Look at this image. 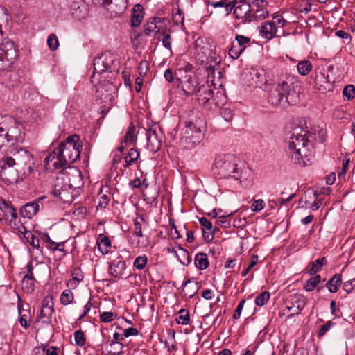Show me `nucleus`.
Returning <instances> with one entry per match:
<instances>
[{
	"instance_id": "obj_1",
	"label": "nucleus",
	"mask_w": 355,
	"mask_h": 355,
	"mask_svg": "<svg viewBox=\"0 0 355 355\" xmlns=\"http://www.w3.org/2000/svg\"><path fill=\"white\" fill-rule=\"evenodd\" d=\"M79 141L80 137L77 135L67 137L63 143L45 158V164L56 169L70 167L80 157L82 144Z\"/></svg>"
},
{
	"instance_id": "obj_2",
	"label": "nucleus",
	"mask_w": 355,
	"mask_h": 355,
	"mask_svg": "<svg viewBox=\"0 0 355 355\" xmlns=\"http://www.w3.org/2000/svg\"><path fill=\"white\" fill-rule=\"evenodd\" d=\"M290 134L286 143L291 160L295 164L304 166L306 162L304 157H307L309 146H313L310 140L311 135L309 132L299 128L293 129Z\"/></svg>"
},
{
	"instance_id": "obj_3",
	"label": "nucleus",
	"mask_w": 355,
	"mask_h": 355,
	"mask_svg": "<svg viewBox=\"0 0 355 355\" xmlns=\"http://www.w3.org/2000/svg\"><path fill=\"white\" fill-rule=\"evenodd\" d=\"M240 162L239 159L233 154L218 155L215 157L212 171L218 178L238 180L241 178L242 173L241 168L239 166Z\"/></svg>"
},
{
	"instance_id": "obj_4",
	"label": "nucleus",
	"mask_w": 355,
	"mask_h": 355,
	"mask_svg": "<svg viewBox=\"0 0 355 355\" xmlns=\"http://www.w3.org/2000/svg\"><path fill=\"white\" fill-rule=\"evenodd\" d=\"M268 103L279 109L296 105L299 101L298 94L292 88V83L282 80L269 91Z\"/></svg>"
},
{
	"instance_id": "obj_5",
	"label": "nucleus",
	"mask_w": 355,
	"mask_h": 355,
	"mask_svg": "<svg viewBox=\"0 0 355 355\" xmlns=\"http://www.w3.org/2000/svg\"><path fill=\"white\" fill-rule=\"evenodd\" d=\"M23 125L13 119L0 123V149L3 146L22 143L25 139Z\"/></svg>"
},
{
	"instance_id": "obj_6",
	"label": "nucleus",
	"mask_w": 355,
	"mask_h": 355,
	"mask_svg": "<svg viewBox=\"0 0 355 355\" xmlns=\"http://www.w3.org/2000/svg\"><path fill=\"white\" fill-rule=\"evenodd\" d=\"M180 133V145L185 149H193L202 140L204 133L201 128L191 121H184Z\"/></svg>"
},
{
	"instance_id": "obj_7",
	"label": "nucleus",
	"mask_w": 355,
	"mask_h": 355,
	"mask_svg": "<svg viewBox=\"0 0 355 355\" xmlns=\"http://www.w3.org/2000/svg\"><path fill=\"white\" fill-rule=\"evenodd\" d=\"M15 159L10 156L3 157L0 161V178L6 184H12L23 181L27 177L18 167L15 166Z\"/></svg>"
},
{
	"instance_id": "obj_8",
	"label": "nucleus",
	"mask_w": 355,
	"mask_h": 355,
	"mask_svg": "<svg viewBox=\"0 0 355 355\" xmlns=\"http://www.w3.org/2000/svg\"><path fill=\"white\" fill-rule=\"evenodd\" d=\"M11 153L15 158V166L18 167L23 173L22 175L29 176L33 170L35 165L33 155L26 149L23 148H15Z\"/></svg>"
},
{
	"instance_id": "obj_9",
	"label": "nucleus",
	"mask_w": 355,
	"mask_h": 355,
	"mask_svg": "<svg viewBox=\"0 0 355 355\" xmlns=\"http://www.w3.org/2000/svg\"><path fill=\"white\" fill-rule=\"evenodd\" d=\"M115 55L110 51H106L101 55L95 58L94 61V71L92 78L96 73L101 74L105 71H112L115 70Z\"/></svg>"
},
{
	"instance_id": "obj_10",
	"label": "nucleus",
	"mask_w": 355,
	"mask_h": 355,
	"mask_svg": "<svg viewBox=\"0 0 355 355\" xmlns=\"http://www.w3.org/2000/svg\"><path fill=\"white\" fill-rule=\"evenodd\" d=\"M334 80H331L329 75L325 74V69L318 67L315 69L314 83L315 87L322 93L331 91Z\"/></svg>"
},
{
	"instance_id": "obj_11",
	"label": "nucleus",
	"mask_w": 355,
	"mask_h": 355,
	"mask_svg": "<svg viewBox=\"0 0 355 355\" xmlns=\"http://www.w3.org/2000/svg\"><path fill=\"white\" fill-rule=\"evenodd\" d=\"M64 175L66 176L64 179L65 186L69 189L75 190L83 186V181L81 171L76 167H68L65 169Z\"/></svg>"
},
{
	"instance_id": "obj_12",
	"label": "nucleus",
	"mask_w": 355,
	"mask_h": 355,
	"mask_svg": "<svg viewBox=\"0 0 355 355\" xmlns=\"http://www.w3.org/2000/svg\"><path fill=\"white\" fill-rule=\"evenodd\" d=\"M306 298L300 293L290 295L285 301L286 308L288 311H293L288 318H291L304 309L306 305Z\"/></svg>"
},
{
	"instance_id": "obj_13",
	"label": "nucleus",
	"mask_w": 355,
	"mask_h": 355,
	"mask_svg": "<svg viewBox=\"0 0 355 355\" xmlns=\"http://www.w3.org/2000/svg\"><path fill=\"white\" fill-rule=\"evenodd\" d=\"M200 87L198 79L192 75H186L178 85L181 89L180 94L186 96L195 95Z\"/></svg>"
},
{
	"instance_id": "obj_14",
	"label": "nucleus",
	"mask_w": 355,
	"mask_h": 355,
	"mask_svg": "<svg viewBox=\"0 0 355 355\" xmlns=\"http://www.w3.org/2000/svg\"><path fill=\"white\" fill-rule=\"evenodd\" d=\"M1 41L0 44V55L2 56L3 60H6L8 62H13L18 57V49L11 40L5 38Z\"/></svg>"
},
{
	"instance_id": "obj_15",
	"label": "nucleus",
	"mask_w": 355,
	"mask_h": 355,
	"mask_svg": "<svg viewBox=\"0 0 355 355\" xmlns=\"http://www.w3.org/2000/svg\"><path fill=\"white\" fill-rule=\"evenodd\" d=\"M9 215L11 216V219L9 220L10 225H12V223L16 225V218L17 216L16 209L10 202L0 198V222L6 220Z\"/></svg>"
},
{
	"instance_id": "obj_16",
	"label": "nucleus",
	"mask_w": 355,
	"mask_h": 355,
	"mask_svg": "<svg viewBox=\"0 0 355 355\" xmlns=\"http://www.w3.org/2000/svg\"><path fill=\"white\" fill-rule=\"evenodd\" d=\"M198 103L201 105H206L210 101L216 104L214 96V90L209 85H202L196 93Z\"/></svg>"
},
{
	"instance_id": "obj_17",
	"label": "nucleus",
	"mask_w": 355,
	"mask_h": 355,
	"mask_svg": "<svg viewBox=\"0 0 355 355\" xmlns=\"http://www.w3.org/2000/svg\"><path fill=\"white\" fill-rule=\"evenodd\" d=\"M147 148L153 153H157L162 146V141L158 139L155 128L153 127L146 130Z\"/></svg>"
},
{
	"instance_id": "obj_18",
	"label": "nucleus",
	"mask_w": 355,
	"mask_h": 355,
	"mask_svg": "<svg viewBox=\"0 0 355 355\" xmlns=\"http://www.w3.org/2000/svg\"><path fill=\"white\" fill-rule=\"evenodd\" d=\"M234 14L236 19H241L242 23H250L252 21L251 4L242 3L235 7Z\"/></svg>"
},
{
	"instance_id": "obj_19",
	"label": "nucleus",
	"mask_w": 355,
	"mask_h": 355,
	"mask_svg": "<svg viewBox=\"0 0 355 355\" xmlns=\"http://www.w3.org/2000/svg\"><path fill=\"white\" fill-rule=\"evenodd\" d=\"M164 19L154 17L149 19L144 25V33L148 36L158 35L161 31V26L158 24L163 21Z\"/></svg>"
},
{
	"instance_id": "obj_20",
	"label": "nucleus",
	"mask_w": 355,
	"mask_h": 355,
	"mask_svg": "<svg viewBox=\"0 0 355 355\" xmlns=\"http://www.w3.org/2000/svg\"><path fill=\"white\" fill-rule=\"evenodd\" d=\"M45 198V197L39 198L37 200L28 202L20 209V215L23 218H32L39 211V200Z\"/></svg>"
},
{
	"instance_id": "obj_21",
	"label": "nucleus",
	"mask_w": 355,
	"mask_h": 355,
	"mask_svg": "<svg viewBox=\"0 0 355 355\" xmlns=\"http://www.w3.org/2000/svg\"><path fill=\"white\" fill-rule=\"evenodd\" d=\"M126 268V264L124 261H114L109 263L108 273L114 278L122 275Z\"/></svg>"
},
{
	"instance_id": "obj_22",
	"label": "nucleus",
	"mask_w": 355,
	"mask_h": 355,
	"mask_svg": "<svg viewBox=\"0 0 355 355\" xmlns=\"http://www.w3.org/2000/svg\"><path fill=\"white\" fill-rule=\"evenodd\" d=\"M277 28L276 22L265 21L260 28V33L262 36L267 39H271L276 35Z\"/></svg>"
},
{
	"instance_id": "obj_23",
	"label": "nucleus",
	"mask_w": 355,
	"mask_h": 355,
	"mask_svg": "<svg viewBox=\"0 0 355 355\" xmlns=\"http://www.w3.org/2000/svg\"><path fill=\"white\" fill-rule=\"evenodd\" d=\"M144 18V8L142 5L137 3L132 9L131 24L132 26H139Z\"/></svg>"
},
{
	"instance_id": "obj_24",
	"label": "nucleus",
	"mask_w": 355,
	"mask_h": 355,
	"mask_svg": "<svg viewBox=\"0 0 355 355\" xmlns=\"http://www.w3.org/2000/svg\"><path fill=\"white\" fill-rule=\"evenodd\" d=\"M182 288H187V293L185 295H187L189 298L193 297L198 291L200 286L198 282L195 278H189L182 284Z\"/></svg>"
},
{
	"instance_id": "obj_25",
	"label": "nucleus",
	"mask_w": 355,
	"mask_h": 355,
	"mask_svg": "<svg viewBox=\"0 0 355 355\" xmlns=\"http://www.w3.org/2000/svg\"><path fill=\"white\" fill-rule=\"evenodd\" d=\"M327 263V259L324 257L318 259L309 263L306 268V271L311 275H315L317 272H320L322 267L326 266Z\"/></svg>"
},
{
	"instance_id": "obj_26",
	"label": "nucleus",
	"mask_w": 355,
	"mask_h": 355,
	"mask_svg": "<svg viewBox=\"0 0 355 355\" xmlns=\"http://www.w3.org/2000/svg\"><path fill=\"white\" fill-rule=\"evenodd\" d=\"M21 227H17L18 231L21 233L24 232V237L26 239L27 242L35 249H40V239L34 236L31 232H27L26 230L25 227L21 223Z\"/></svg>"
},
{
	"instance_id": "obj_27",
	"label": "nucleus",
	"mask_w": 355,
	"mask_h": 355,
	"mask_svg": "<svg viewBox=\"0 0 355 355\" xmlns=\"http://www.w3.org/2000/svg\"><path fill=\"white\" fill-rule=\"evenodd\" d=\"M40 239L46 244V247L52 250L53 251L55 250H59V251H64L63 248H59V245H64L63 242L56 243L51 240L50 238L49 234L47 232H40L39 233Z\"/></svg>"
},
{
	"instance_id": "obj_28",
	"label": "nucleus",
	"mask_w": 355,
	"mask_h": 355,
	"mask_svg": "<svg viewBox=\"0 0 355 355\" xmlns=\"http://www.w3.org/2000/svg\"><path fill=\"white\" fill-rule=\"evenodd\" d=\"M341 284L342 275L336 273L327 282L326 287L330 293H335L338 291Z\"/></svg>"
},
{
	"instance_id": "obj_29",
	"label": "nucleus",
	"mask_w": 355,
	"mask_h": 355,
	"mask_svg": "<svg viewBox=\"0 0 355 355\" xmlns=\"http://www.w3.org/2000/svg\"><path fill=\"white\" fill-rule=\"evenodd\" d=\"M97 245L101 252L103 254H106L109 252V248L111 247V241L105 234H100L98 236Z\"/></svg>"
},
{
	"instance_id": "obj_30",
	"label": "nucleus",
	"mask_w": 355,
	"mask_h": 355,
	"mask_svg": "<svg viewBox=\"0 0 355 355\" xmlns=\"http://www.w3.org/2000/svg\"><path fill=\"white\" fill-rule=\"evenodd\" d=\"M194 263L198 270L207 269L209 265L207 254L203 252L198 253L195 257Z\"/></svg>"
},
{
	"instance_id": "obj_31",
	"label": "nucleus",
	"mask_w": 355,
	"mask_h": 355,
	"mask_svg": "<svg viewBox=\"0 0 355 355\" xmlns=\"http://www.w3.org/2000/svg\"><path fill=\"white\" fill-rule=\"evenodd\" d=\"M54 309H44L41 308L40 313L37 315L35 322H41L43 324H49L51 322L52 315Z\"/></svg>"
},
{
	"instance_id": "obj_32",
	"label": "nucleus",
	"mask_w": 355,
	"mask_h": 355,
	"mask_svg": "<svg viewBox=\"0 0 355 355\" xmlns=\"http://www.w3.org/2000/svg\"><path fill=\"white\" fill-rule=\"evenodd\" d=\"M217 58H215L214 64L209 63V61L206 62L204 64V62H202V65H203V69H205V72L207 73V79L210 80L211 82L214 81L215 78V67L216 65L220 63V61L216 60Z\"/></svg>"
},
{
	"instance_id": "obj_33",
	"label": "nucleus",
	"mask_w": 355,
	"mask_h": 355,
	"mask_svg": "<svg viewBox=\"0 0 355 355\" xmlns=\"http://www.w3.org/2000/svg\"><path fill=\"white\" fill-rule=\"evenodd\" d=\"M297 68L300 75L306 76L312 70L313 66L309 60H304L298 62Z\"/></svg>"
},
{
	"instance_id": "obj_34",
	"label": "nucleus",
	"mask_w": 355,
	"mask_h": 355,
	"mask_svg": "<svg viewBox=\"0 0 355 355\" xmlns=\"http://www.w3.org/2000/svg\"><path fill=\"white\" fill-rule=\"evenodd\" d=\"M135 130V127L131 123L124 136L123 142L125 144H134L136 142Z\"/></svg>"
},
{
	"instance_id": "obj_35",
	"label": "nucleus",
	"mask_w": 355,
	"mask_h": 355,
	"mask_svg": "<svg viewBox=\"0 0 355 355\" xmlns=\"http://www.w3.org/2000/svg\"><path fill=\"white\" fill-rule=\"evenodd\" d=\"M35 278L23 277L21 281V288L24 293H31L35 290Z\"/></svg>"
},
{
	"instance_id": "obj_36",
	"label": "nucleus",
	"mask_w": 355,
	"mask_h": 355,
	"mask_svg": "<svg viewBox=\"0 0 355 355\" xmlns=\"http://www.w3.org/2000/svg\"><path fill=\"white\" fill-rule=\"evenodd\" d=\"M178 324L187 325L190 321V315L188 310L182 309L178 313V316L175 318Z\"/></svg>"
},
{
	"instance_id": "obj_37",
	"label": "nucleus",
	"mask_w": 355,
	"mask_h": 355,
	"mask_svg": "<svg viewBox=\"0 0 355 355\" xmlns=\"http://www.w3.org/2000/svg\"><path fill=\"white\" fill-rule=\"evenodd\" d=\"M74 299V295L70 289H66L62 291L60 296V303L62 305L67 306L72 303Z\"/></svg>"
},
{
	"instance_id": "obj_38",
	"label": "nucleus",
	"mask_w": 355,
	"mask_h": 355,
	"mask_svg": "<svg viewBox=\"0 0 355 355\" xmlns=\"http://www.w3.org/2000/svg\"><path fill=\"white\" fill-rule=\"evenodd\" d=\"M157 39L158 41H161L162 42L163 46L166 49L171 50L172 39L169 33H166V31H164L157 35Z\"/></svg>"
},
{
	"instance_id": "obj_39",
	"label": "nucleus",
	"mask_w": 355,
	"mask_h": 355,
	"mask_svg": "<svg viewBox=\"0 0 355 355\" xmlns=\"http://www.w3.org/2000/svg\"><path fill=\"white\" fill-rule=\"evenodd\" d=\"M245 47H241L235 42H232L230 49H229V55L233 59H237L241 54L244 51Z\"/></svg>"
},
{
	"instance_id": "obj_40",
	"label": "nucleus",
	"mask_w": 355,
	"mask_h": 355,
	"mask_svg": "<svg viewBox=\"0 0 355 355\" xmlns=\"http://www.w3.org/2000/svg\"><path fill=\"white\" fill-rule=\"evenodd\" d=\"M345 100L351 101L355 98V87L353 85H346L343 91Z\"/></svg>"
},
{
	"instance_id": "obj_41",
	"label": "nucleus",
	"mask_w": 355,
	"mask_h": 355,
	"mask_svg": "<svg viewBox=\"0 0 355 355\" xmlns=\"http://www.w3.org/2000/svg\"><path fill=\"white\" fill-rule=\"evenodd\" d=\"M269 13L266 8L255 10L253 14L251 13L252 21L253 20H261L266 19Z\"/></svg>"
},
{
	"instance_id": "obj_42",
	"label": "nucleus",
	"mask_w": 355,
	"mask_h": 355,
	"mask_svg": "<svg viewBox=\"0 0 355 355\" xmlns=\"http://www.w3.org/2000/svg\"><path fill=\"white\" fill-rule=\"evenodd\" d=\"M148 263V257L146 255L137 257L133 263L134 267L138 270H143Z\"/></svg>"
},
{
	"instance_id": "obj_43",
	"label": "nucleus",
	"mask_w": 355,
	"mask_h": 355,
	"mask_svg": "<svg viewBox=\"0 0 355 355\" xmlns=\"http://www.w3.org/2000/svg\"><path fill=\"white\" fill-rule=\"evenodd\" d=\"M74 339L78 346L83 347L85 345L86 338L82 330H77L74 332Z\"/></svg>"
},
{
	"instance_id": "obj_44",
	"label": "nucleus",
	"mask_w": 355,
	"mask_h": 355,
	"mask_svg": "<svg viewBox=\"0 0 355 355\" xmlns=\"http://www.w3.org/2000/svg\"><path fill=\"white\" fill-rule=\"evenodd\" d=\"M270 298V293L268 291H263L257 296L255 304L257 306H261L265 305Z\"/></svg>"
},
{
	"instance_id": "obj_45",
	"label": "nucleus",
	"mask_w": 355,
	"mask_h": 355,
	"mask_svg": "<svg viewBox=\"0 0 355 355\" xmlns=\"http://www.w3.org/2000/svg\"><path fill=\"white\" fill-rule=\"evenodd\" d=\"M110 353L112 355H119L122 353V349L123 347V345L117 341H111L110 343Z\"/></svg>"
},
{
	"instance_id": "obj_46",
	"label": "nucleus",
	"mask_w": 355,
	"mask_h": 355,
	"mask_svg": "<svg viewBox=\"0 0 355 355\" xmlns=\"http://www.w3.org/2000/svg\"><path fill=\"white\" fill-rule=\"evenodd\" d=\"M220 114L226 121H232L234 115L233 110L230 107H221Z\"/></svg>"
},
{
	"instance_id": "obj_47",
	"label": "nucleus",
	"mask_w": 355,
	"mask_h": 355,
	"mask_svg": "<svg viewBox=\"0 0 355 355\" xmlns=\"http://www.w3.org/2000/svg\"><path fill=\"white\" fill-rule=\"evenodd\" d=\"M140 220L138 219L135 220L134 223V232L133 235L137 237H142V227H141V222L144 221V218L142 216L139 217Z\"/></svg>"
},
{
	"instance_id": "obj_48",
	"label": "nucleus",
	"mask_w": 355,
	"mask_h": 355,
	"mask_svg": "<svg viewBox=\"0 0 355 355\" xmlns=\"http://www.w3.org/2000/svg\"><path fill=\"white\" fill-rule=\"evenodd\" d=\"M173 21L175 25L183 24L184 16L182 12L179 9H175L173 10Z\"/></svg>"
},
{
	"instance_id": "obj_49",
	"label": "nucleus",
	"mask_w": 355,
	"mask_h": 355,
	"mask_svg": "<svg viewBox=\"0 0 355 355\" xmlns=\"http://www.w3.org/2000/svg\"><path fill=\"white\" fill-rule=\"evenodd\" d=\"M180 251V256L182 257V259H180V261L182 265L187 266L189 265L191 261V257H190L188 251L182 247H179Z\"/></svg>"
},
{
	"instance_id": "obj_50",
	"label": "nucleus",
	"mask_w": 355,
	"mask_h": 355,
	"mask_svg": "<svg viewBox=\"0 0 355 355\" xmlns=\"http://www.w3.org/2000/svg\"><path fill=\"white\" fill-rule=\"evenodd\" d=\"M334 325L335 323L331 321L327 322L318 330L317 334L318 338H321L322 337H323L325 335V334Z\"/></svg>"
},
{
	"instance_id": "obj_51",
	"label": "nucleus",
	"mask_w": 355,
	"mask_h": 355,
	"mask_svg": "<svg viewBox=\"0 0 355 355\" xmlns=\"http://www.w3.org/2000/svg\"><path fill=\"white\" fill-rule=\"evenodd\" d=\"M49 47L52 50L55 51L58 49L59 42L56 35L53 33L51 34L47 40Z\"/></svg>"
},
{
	"instance_id": "obj_52",
	"label": "nucleus",
	"mask_w": 355,
	"mask_h": 355,
	"mask_svg": "<svg viewBox=\"0 0 355 355\" xmlns=\"http://www.w3.org/2000/svg\"><path fill=\"white\" fill-rule=\"evenodd\" d=\"M116 316V315H114V313L112 312L105 311L100 314L99 318L100 321L102 322H110L113 321Z\"/></svg>"
},
{
	"instance_id": "obj_53",
	"label": "nucleus",
	"mask_w": 355,
	"mask_h": 355,
	"mask_svg": "<svg viewBox=\"0 0 355 355\" xmlns=\"http://www.w3.org/2000/svg\"><path fill=\"white\" fill-rule=\"evenodd\" d=\"M349 159H345L343 162V166L340 170L338 171V178L339 180L341 182L342 180H345V176L347 172V170L349 166Z\"/></svg>"
},
{
	"instance_id": "obj_54",
	"label": "nucleus",
	"mask_w": 355,
	"mask_h": 355,
	"mask_svg": "<svg viewBox=\"0 0 355 355\" xmlns=\"http://www.w3.org/2000/svg\"><path fill=\"white\" fill-rule=\"evenodd\" d=\"M235 40L236 43L239 44L241 48H245L246 44L250 42V38L242 35H236Z\"/></svg>"
},
{
	"instance_id": "obj_55",
	"label": "nucleus",
	"mask_w": 355,
	"mask_h": 355,
	"mask_svg": "<svg viewBox=\"0 0 355 355\" xmlns=\"http://www.w3.org/2000/svg\"><path fill=\"white\" fill-rule=\"evenodd\" d=\"M53 298L51 295L45 297L42 300V308L44 309H54Z\"/></svg>"
},
{
	"instance_id": "obj_56",
	"label": "nucleus",
	"mask_w": 355,
	"mask_h": 355,
	"mask_svg": "<svg viewBox=\"0 0 355 355\" xmlns=\"http://www.w3.org/2000/svg\"><path fill=\"white\" fill-rule=\"evenodd\" d=\"M65 193H66V189H64L61 187H59V185L58 184H56L55 185V189L53 191V193L58 197L60 200H63V201H66L65 200Z\"/></svg>"
},
{
	"instance_id": "obj_57",
	"label": "nucleus",
	"mask_w": 355,
	"mask_h": 355,
	"mask_svg": "<svg viewBox=\"0 0 355 355\" xmlns=\"http://www.w3.org/2000/svg\"><path fill=\"white\" fill-rule=\"evenodd\" d=\"M71 277L74 280L81 282L84 278L81 269L78 267L75 268L71 272Z\"/></svg>"
},
{
	"instance_id": "obj_58",
	"label": "nucleus",
	"mask_w": 355,
	"mask_h": 355,
	"mask_svg": "<svg viewBox=\"0 0 355 355\" xmlns=\"http://www.w3.org/2000/svg\"><path fill=\"white\" fill-rule=\"evenodd\" d=\"M264 205L265 204L263 200H257L252 203L251 209L254 212H259L264 208Z\"/></svg>"
},
{
	"instance_id": "obj_59",
	"label": "nucleus",
	"mask_w": 355,
	"mask_h": 355,
	"mask_svg": "<svg viewBox=\"0 0 355 355\" xmlns=\"http://www.w3.org/2000/svg\"><path fill=\"white\" fill-rule=\"evenodd\" d=\"M245 303V300H244V299H243L240 301L237 307L236 308V309L234 311V313H233L234 319L236 320L240 318Z\"/></svg>"
},
{
	"instance_id": "obj_60",
	"label": "nucleus",
	"mask_w": 355,
	"mask_h": 355,
	"mask_svg": "<svg viewBox=\"0 0 355 355\" xmlns=\"http://www.w3.org/2000/svg\"><path fill=\"white\" fill-rule=\"evenodd\" d=\"M125 157L130 159V161L136 162L139 157V152L136 148H132Z\"/></svg>"
},
{
	"instance_id": "obj_61",
	"label": "nucleus",
	"mask_w": 355,
	"mask_h": 355,
	"mask_svg": "<svg viewBox=\"0 0 355 355\" xmlns=\"http://www.w3.org/2000/svg\"><path fill=\"white\" fill-rule=\"evenodd\" d=\"M199 223L200 225L202 227V229H204V230L206 229L207 230L211 231L213 229L211 223L205 217L200 218Z\"/></svg>"
},
{
	"instance_id": "obj_62",
	"label": "nucleus",
	"mask_w": 355,
	"mask_h": 355,
	"mask_svg": "<svg viewBox=\"0 0 355 355\" xmlns=\"http://www.w3.org/2000/svg\"><path fill=\"white\" fill-rule=\"evenodd\" d=\"M268 5L266 0H252V6L256 8V10L266 8Z\"/></svg>"
},
{
	"instance_id": "obj_63",
	"label": "nucleus",
	"mask_w": 355,
	"mask_h": 355,
	"mask_svg": "<svg viewBox=\"0 0 355 355\" xmlns=\"http://www.w3.org/2000/svg\"><path fill=\"white\" fill-rule=\"evenodd\" d=\"M318 285V284L314 280H313V278L311 277L306 282V284L304 285V289L306 291L310 292L313 291L317 287Z\"/></svg>"
},
{
	"instance_id": "obj_64",
	"label": "nucleus",
	"mask_w": 355,
	"mask_h": 355,
	"mask_svg": "<svg viewBox=\"0 0 355 355\" xmlns=\"http://www.w3.org/2000/svg\"><path fill=\"white\" fill-rule=\"evenodd\" d=\"M355 286V279L347 281L343 284V290L347 293H350Z\"/></svg>"
}]
</instances>
